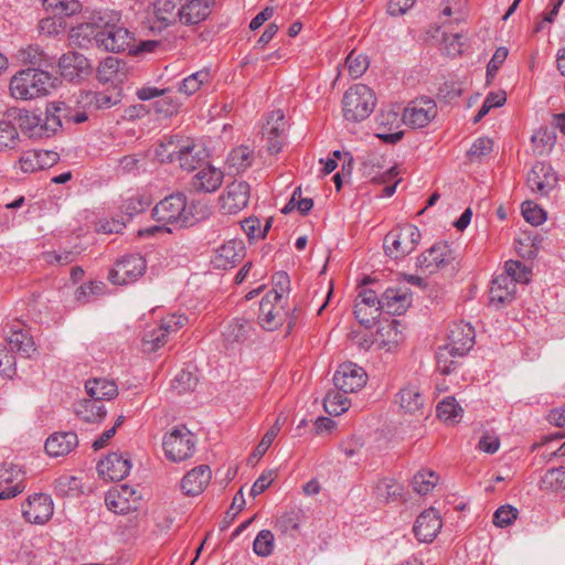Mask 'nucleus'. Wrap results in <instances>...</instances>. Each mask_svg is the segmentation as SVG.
<instances>
[{
  "label": "nucleus",
  "mask_w": 565,
  "mask_h": 565,
  "mask_svg": "<svg viewBox=\"0 0 565 565\" xmlns=\"http://www.w3.org/2000/svg\"><path fill=\"white\" fill-rule=\"evenodd\" d=\"M87 394L97 399H113L118 395V387L114 381L106 379H92L85 384Z\"/></svg>",
  "instance_id": "nucleus-37"
},
{
  "label": "nucleus",
  "mask_w": 565,
  "mask_h": 565,
  "mask_svg": "<svg viewBox=\"0 0 565 565\" xmlns=\"http://www.w3.org/2000/svg\"><path fill=\"white\" fill-rule=\"evenodd\" d=\"M443 527V522L439 513L429 508L423 511L416 519L413 532L420 543H431L438 535Z\"/></svg>",
  "instance_id": "nucleus-18"
},
{
  "label": "nucleus",
  "mask_w": 565,
  "mask_h": 565,
  "mask_svg": "<svg viewBox=\"0 0 565 565\" xmlns=\"http://www.w3.org/2000/svg\"><path fill=\"white\" fill-rule=\"evenodd\" d=\"M253 160V150L248 147L239 146L228 153L226 162L233 173H241L252 166Z\"/></svg>",
  "instance_id": "nucleus-39"
},
{
  "label": "nucleus",
  "mask_w": 565,
  "mask_h": 565,
  "mask_svg": "<svg viewBox=\"0 0 565 565\" xmlns=\"http://www.w3.org/2000/svg\"><path fill=\"white\" fill-rule=\"evenodd\" d=\"M395 403L399 405L404 413L416 415L422 414L425 398L417 386L405 385L396 394Z\"/></svg>",
  "instance_id": "nucleus-32"
},
{
  "label": "nucleus",
  "mask_w": 565,
  "mask_h": 565,
  "mask_svg": "<svg viewBox=\"0 0 565 565\" xmlns=\"http://www.w3.org/2000/svg\"><path fill=\"white\" fill-rule=\"evenodd\" d=\"M558 183V175L550 163L537 162L527 173L526 184L532 193L547 196Z\"/></svg>",
  "instance_id": "nucleus-12"
},
{
  "label": "nucleus",
  "mask_w": 565,
  "mask_h": 565,
  "mask_svg": "<svg viewBox=\"0 0 565 565\" xmlns=\"http://www.w3.org/2000/svg\"><path fill=\"white\" fill-rule=\"evenodd\" d=\"M19 142L17 127L9 120H0V152L15 149Z\"/></svg>",
  "instance_id": "nucleus-47"
},
{
  "label": "nucleus",
  "mask_w": 565,
  "mask_h": 565,
  "mask_svg": "<svg viewBox=\"0 0 565 565\" xmlns=\"http://www.w3.org/2000/svg\"><path fill=\"white\" fill-rule=\"evenodd\" d=\"M140 497L127 484L111 488L105 497V503L115 513L126 514L138 508Z\"/></svg>",
  "instance_id": "nucleus-17"
},
{
  "label": "nucleus",
  "mask_w": 565,
  "mask_h": 565,
  "mask_svg": "<svg viewBox=\"0 0 565 565\" xmlns=\"http://www.w3.org/2000/svg\"><path fill=\"white\" fill-rule=\"evenodd\" d=\"M22 475V470L17 465L3 463L0 466V486L7 484L0 491V500L14 498L24 490Z\"/></svg>",
  "instance_id": "nucleus-24"
},
{
  "label": "nucleus",
  "mask_w": 565,
  "mask_h": 565,
  "mask_svg": "<svg viewBox=\"0 0 565 565\" xmlns=\"http://www.w3.org/2000/svg\"><path fill=\"white\" fill-rule=\"evenodd\" d=\"M39 122H41V115L36 113L22 110L18 115L20 129L30 138L41 139V127H38Z\"/></svg>",
  "instance_id": "nucleus-46"
},
{
  "label": "nucleus",
  "mask_w": 565,
  "mask_h": 565,
  "mask_svg": "<svg viewBox=\"0 0 565 565\" xmlns=\"http://www.w3.org/2000/svg\"><path fill=\"white\" fill-rule=\"evenodd\" d=\"M162 162H178L180 168L193 171L201 167L206 158L205 149L190 138L164 137L156 150Z\"/></svg>",
  "instance_id": "nucleus-1"
},
{
  "label": "nucleus",
  "mask_w": 565,
  "mask_h": 565,
  "mask_svg": "<svg viewBox=\"0 0 565 565\" xmlns=\"http://www.w3.org/2000/svg\"><path fill=\"white\" fill-rule=\"evenodd\" d=\"M273 289L265 296L275 299L276 302H282L284 297L290 291V279L287 273L278 271L273 276Z\"/></svg>",
  "instance_id": "nucleus-52"
},
{
  "label": "nucleus",
  "mask_w": 565,
  "mask_h": 565,
  "mask_svg": "<svg viewBox=\"0 0 565 565\" xmlns=\"http://www.w3.org/2000/svg\"><path fill=\"white\" fill-rule=\"evenodd\" d=\"M253 548L258 556L270 555L274 550V534L269 530H262L254 541Z\"/></svg>",
  "instance_id": "nucleus-60"
},
{
  "label": "nucleus",
  "mask_w": 565,
  "mask_h": 565,
  "mask_svg": "<svg viewBox=\"0 0 565 565\" xmlns=\"http://www.w3.org/2000/svg\"><path fill=\"white\" fill-rule=\"evenodd\" d=\"M438 482V476L430 470H422L418 471L413 477V489L419 494H427L429 493L437 484Z\"/></svg>",
  "instance_id": "nucleus-51"
},
{
  "label": "nucleus",
  "mask_w": 565,
  "mask_h": 565,
  "mask_svg": "<svg viewBox=\"0 0 565 565\" xmlns=\"http://www.w3.org/2000/svg\"><path fill=\"white\" fill-rule=\"evenodd\" d=\"M383 311L390 315H402L411 305L407 292L401 289L388 288L381 297Z\"/></svg>",
  "instance_id": "nucleus-35"
},
{
  "label": "nucleus",
  "mask_w": 565,
  "mask_h": 565,
  "mask_svg": "<svg viewBox=\"0 0 565 565\" xmlns=\"http://www.w3.org/2000/svg\"><path fill=\"white\" fill-rule=\"evenodd\" d=\"M366 372L355 363L347 362L339 365L333 375L335 387L344 394L354 393L365 386Z\"/></svg>",
  "instance_id": "nucleus-13"
},
{
  "label": "nucleus",
  "mask_w": 565,
  "mask_h": 565,
  "mask_svg": "<svg viewBox=\"0 0 565 565\" xmlns=\"http://www.w3.org/2000/svg\"><path fill=\"white\" fill-rule=\"evenodd\" d=\"M158 222L189 226L192 221L191 211H188L186 198L183 193L171 194L161 200L152 211Z\"/></svg>",
  "instance_id": "nucleus-6"
},
{
  "label": "nucleus",
  "mask_w": 565,
  "mask_h": 565,
  "mask_svg": "<svg viewBox=\"0 0 565 565\" xmlns=\"http://www.w3.org/2000/svg\"><path fill=\"white\" fill-rule=\"evenodd\" d=\"M437 116V105L429 97L412 100L405 108L403 120L413 128L426 127Z\"/></svg>",
  "instance_id": "nucleus-14"
},
{
  "label": "nucleus",
  "mask_w": 565,
  "mask_h": 565,
  "mask_svg": "<svg viewBox=\"0 0 565 565\" xmlns=\"http://www.w3.org/2000/svg\"><path fill=\"white\" fill-rule=\"evenodd\" d=\"M120 13L115 10H94L87 20L71 29L68 41L72 46L87 47L95 39L98 31L109 29L114 23H119Z\"/></svg>",
  "instance_id": "nucleus-4"
},
{
  "label": "nucleus",
  "mask_w": 565,
  "mask_h": 565,
  "mask_svg": "<svg viewBox=\"0 0 565 565\" xmlns=\"http://www.w3.org/2000/svg\"><path fill=\"white\" fill-rule=\"evenodd\" d=\"M93 42L99 49L108 52H131L135 47L136 38L128 29L114 23L109 29L98 31Z\"/></svg>",
  "instance_id": "nucleus-9"
},
{
  "label": "nucleus",
  "mask_w": 565,
  "mask_h": 565,
  "mask_svg": "<svg viewBox=\"0 0 565 565\" xmlns=\"http://www.w3.org/2000/svg\"><path fill=\"white\" fill-rule=\"evenodd\" d=\"M7 339L10 350L19 353L23 358H32L36 352V347L30 330L24 328L20 322L11 326Z\"/></svg>",
  "instance_id": "nucleus-25"
},
{
  "label": "nucleus",
  "mask_w": 565,
  "mask_h": 565,
  "mask_svg": "<svg viewBox=\"0 0 565 565\" xmlns=\"http://www.w3.org/2000/svg\"><path fill=\"white\" fill-rule=\"evenodd\" d=\"M79 102L92 109H108L121 102V90L113 86L102 92H83Z\"/></svg>",
  "instance_id": "nucleus-27"
},
{
  "label": "nucleus",
  "mask_w": 565,
  "mask_h": 565,
  "mask_svg": "<svg viewBox=\"0 0 565 565\" xmlns=\"http://www.w3.org/2000/svg\"><path fill=\"white\" fill-rule=\"evenodd\" d=\"M67 106L63 102H54L46 106L45 113L41 115V138H49L55 135L62 128V117L66 116Z\"/></svg>",
  "instance_id": "nucleus-26"
},
{
  "label": "nucleus",
  "mask_w": 565,
  "mask_h": 565,
  "mask_svg": "<svg viewBox=\"0 0 565 565\" xmlns=\"http://www.w3.org/2000/svg\"><path fill=\"white\" fill-rule=\"evenodd\" d=\"M475 343V330L469 323L455 324L448 334V345L455 350L458 355L463 356L469 352Z\"/></svg>",
  "instance_id": "nucleus-30"
},
{
  "label": "nucleus",
  "mask_w": 565,
  "mask_h": 565,
  "mask_svg": "<svg viewBox=\"0 0 565 565\" xmlns=\"http://www.w3.org/2000/svg\"><path fill=\"white\" fill-rule=\"evenodd\" d=\"M345 64L350 75L353 78H359L367 70L369 58L364 54H355L354 52H351L345 60Z\"/></svg>",
  "instance_id": "nucleus-61"
},
{
  "label": "nucleus",
  "mask_w": 565,
  "mask_h": 565,
  "mask_svg": "<svg viewBox=\"0 0 565 565\" xmlns=\"http://www.w3.org/2000/svg\"><path fill=\"white\" fill-rule=\"evenodd\" d=\"M151 204L149 198L143 194L135 193L128 196L122 205L121 210L129 216H134L145 211Z\"/></svg>",
  "instance_id": "nucleus-58"
},
{
  "label": "nucleus",
  "mask_w": 565,
  "mask_h": 565,
  "mask_svg": "<svg viewBox=\"0 0 565 565\" xmlns=\"http://www.w3.org/2000/svg\"><path fill=\"white\" fill-rule=\"evenodd\" d=\"M420 242L419 230L412 224H405L392 230L384 238V246L401 247V245H417Z\"/></svg>",
  "instance_id": "nucleus-34"
},
{
  "label": "nucleus",
  "mask_w": 565,
  "mask_h": 565,
  "mask_svg": "<svg viewBox=\"0 0 565 565\" xmlns=\"http://www.w3.org/2000/svg\"><path fill=\"white\" fill-rule=\"evenodd\" d=\"M531 268L520 260L510 259L505 263V274L492 280L489 290L490 305L499 308L513 301L516 284H527L531 279Z\"/></svg>",
  "instance_id": "nucleus-2"
},
{
  "label": "nucleus",
  "mask_w": 565,
  "mask_h": 565,
  "mask_svg": "<svg viewBox=\"0 0 565 565\" xmlns=\"http://www.w3.org/2000/svg\"><path fill=\"white\" fill-rule=\"evenodd\" d=\"M296 311L292 315L285 312L281 302H276L275 299L264 296L259 306L258 320L260 326L269 331L276 330L282 324L285 319H288V328L291 329L296 323Z\"/></svg>",
  "instance_id": "nucleus-11"
},
{
  "label": "nucleus",
  "mask_w": 565,
  "mask_h": 565,
  "mask_svg": "<svg viewBox=\"0 0 565 565\" xmlns=\"http://www.w3.org/2000/svg\"><path fill=\"white\" fill-rule=\"evenodd\" d=\"M324 411L331 416H339L350 407V401L340 392H330L323 399Z\"/></svg>",
  "instance_id": "nucleus-50"
},
{
  "label": "nucleus",
  "mask_w": 565,
  "mask_h": 565,
  "mask_svg": "<svg viewBox=\"0 0 565 565\" xmlns=\"http://www.w3.org/2000/svg\"><path fill=\"white\" fill-rule=\"evenodd\" d=\"M18 57L23 63L33 65H49L47 55L40 49L39 45H28L19 51Z\"/></svg>",
  "instance_id": "nucleus-56"
},
{
  "label": "nucleus",
  "mask_w": 565,
  "mask_h": 565,
  "mask_svg": "<svg viewBox=\"0 0 565 565\" xmlns=\"http://www.w3.org/2000/svg\"><path fill=\"white\" fill-rule=\"evenodd\" d=\"M343 116L350 121H362L374 110L376 97L364 84H355L343 95Z\"/></svg>",
  "instance_id": "nucleus-5"
},
{
  "label": "nucleus",
  "mask_w": 565,
  "mask_h": 565,
  "mask_svg": "<svg viewBox=\"0 0 565 565\" xmlns=\"http://www.w3.org/2000/svg\"><path fill=\"white\" fill-rule=\"evenodd\" d=\"M77 444V435L73 431L55 433L46 439L45 451L51 457L66 456Z\"/></svg>",
  "instance_id": "nucleus-33"
},
{
  "label": "nucleus",
  "mask_w": 565,
  "mask_h": 565,
  "mask_svg": "<svg viewBox=\"0 0 565 565\" xmlns=\"http://www.w3.org/2000/svg\"><path fill=\"white\" fill-rule=\"evenodd\" d=\"M402 490V486L390 478H383L374 486V494L376 499L382 502H390L391 500L397 499L401 497Z\"/></svg>",
  "instance_id": "nucleus-43"
},
{
  "label": "nucleus",
  "mask_w": 565,
  "mask_h": 565,
  "mask_svg": "<svg viewBox=\"0 0 565 565\" xmlns=\"http://www.w3.org/2000/svg\"><path fill=\"white\" fill-rule=\"evenodd\" d=\"M146 267V259L138 253H131L116 262L109 271L108 279L114 285L134 282L145 274Z\"/></svg>",
  "instance_id": "nucleus-8"
},
{
  "label": "nucleus",
  "mask_w": 565,
  "mask_h": 565,
  "mask_svg": "<svg viewBox=\"0 0 565 565\" xmlns=\"http://www.w3.org/2000/svg\"><path fill=\"white\" fill-rule=\"evenodd\" d=\"M209 77L210 74L206 71L193 73L182 81L179 90L186 95H192L200 89L203 83L207 82Z\"/></svg>",
  "instance_id": "nucleus-59"
},
{
  "label": "nucleus",
  "mask_w": 565,
  "mask_h": 565,
  "mask_svg": "<svg viewBox=\"0 0 565 565\" xmlns=\"http://www.w3.org/2000/svg\"><path fill=\"white\" fill-rule=\"evenodd\" d=\"M384 162L382 154L367 153L362 161L363 174L377 183H385L395 178L398 174L396 167L385 168Z\"/></svg>",
  "instance_id": "nucleus-23"
},
{
  "label": "nucleus",
  "mask_w": 565,
  "mask_h": 565,
  "mask_svg": "<svg viewBox=\"0 0 565 565\" xmlns=\"http://www.w3.org/2000/svg\"><path fill=\"white\" fill-rule=\"evenodd\" d=\"M447 262L448 253L445 249H424L417 257L418 266L430 274L445 266Z\"/></svg>",
  "instance_id": "nucleus-38"
},
{
  "label": "nucleus",
  "mask_w": 565,
  "mask_h": 565,
  "mask_svg": "<svg viewBox=\"0 0 565 565\" xmlns=\"http://www.w3.org/2000/svg\"><path fill=\"white\" fill-rule=\"evenodd\" d=\"M66 29V22L62 17H47L39 21L38 31L45 36H57Z\"/></svg>",
  "instance_id": "nucleus-54"
},
{
  "label": "nucleus",
  "mask_w": 565,
  "mask_h": 565,
  "mask_svg": "<svg viewBox=\"0 0 565 565\" xmlns=\"http://www.w3.org/2000/svg\"><path fill=\"white\" fill-rule=\"evenodd\" d=\"M244 249H215L211 256V264L216 269L232 268L244 256Z\"/></svg>",
  "instance_id": "nucleus-45"
},
{
  "label": "nucleus",
  "mask_w": 565,
  "mask_h": 565,
  "mask_svg": "<svg viewBox=\"0 0 565 565\" xmlns=\"http://www.w3.org/2000/svg\"><path fill=\"white\" fill-rule=\"evenodd\" d=\"M53 501L49 494L34 493L22 504V515L33 524H44L53 515Z\"/></svg>",
  "instance_id": "nucleus-16"
},
{
  "label": "nucleus",
  "mask_w": 565,
  "mask_h": 565,
  "mask_svg": "<svg viewBox=\"0 0 565 565\" xmlns=\"http://www.w3.org/2000/svg\"><path fill=\"white\" fill-rule=\"evenodd\" d=\"M250 186L245 181H233L227 184L220 198L221 211L223 214H237L248 204Z\"/></svg>",
  "instance_id": "nucleus-15"
},
{
  "label": "nucleus",
  "mask_w": 565,
  "mask_h": 565,
  "mask_svg": "<svg viewBox=\"0 0 565 565\" xmlns=\"http://www.w3.org/2000/svg\"><path fill=\"white\" fill-rule=\"evenodd\" d=\"M286 130L284 113L278 109L271 111L263 127V136L267 140V149L270 153H278L282 147L281 136Z\"/></svg>",
  "instance_id": "nucleus-22"
},
{
  "label": "nucleus",
  "mask_w": 565,
  "mask_h": 565,
  "mask_svg": "<svg viewBox=\"0 0 565 565\" xmlns=\"http://www.w3.org/2000/svg\"><path fill=\"white\" fill-rule=\"evenodd\" d=\"M521 209L524 220L532 225H540L546 218V213L532 201L523 202Z\"/></svg>",
  "instance_id": "nucleus-63"
},
{
  "label": "nucleus",
  "mask_w": 565,
  "mask_h": 565,
  "mask_svg": "<svg viewBox=\"0 0 565 565\" xmlns=\"http://www.w3.org/2000/svg\"><path fill=\"white\" fill-rule=\"evenodd\" d=\"M211 480L209 466L202 465L189 471L182 479L181 488L185 495H199Z\"/></svg>",
  "instance_id": "nucleus-31"
},
{
  "label": "nucleus",
  "mask_w": 565,
  "mask_h": 565,
  "mask_svg": "<svg viewBox=\"0 0 565 565\" xmlns=\"http://www.w3.org/2000/svg\"><path fill=\"white\" fill-rule=\"evenodd\" d=\"M462 408L454 397H447L437 406V416L446 423H457L461 418Z\"/></svg>",
  "instance_id": "nucleus-49"
},
{
  "label": "nucleus",
  "mask_w": 565,
  "mask_h": 565,
  "mask_svg": "<svg viewBox=\"0 0 565 565\" xmlns=\"http://www.w3.org/2000/svg\"><path fill=\"white\" fill-rule=\"evenodd\" d=\"M183 0H156L153 14L161 26L167 28L179 22V8Z\"/></svg>",
  "instance_id": "nucleus-36"
},
{
  "label": "nucleus",
  "mask_w": 565,
  "mask_h": 565,
  "mask_svg": "<svg viewBox=\"0 0 565 565\" xmlns=\"http://www.w3.org/2000/svg\"><path fill=\"white\" fill-rule=\"evenodd\" d=\"M60 160L57 152L52 150L32 149L24 151L19 159V168L25 173L51 168Z\"/></svg>",
  "instance_id": "nucleus-21"
},
{
  "label": "nucleus",
  "mask_w": 565,
  "mask_h": 565,
  "mask_svg": "<svg viewBox=\"0 0 565 565\" xmlns=\"http://www.w3.org/2000/svg\"><path fill=\"white\" fill-rule=\"evenodd\" d=\"M120 68V61L117 57L108 56L97 67V78L102 83L114 81Z\"/></svg>",
  "instance_id": "nucleus-57"
},
{
  "label": "nucleus",
  "mask_w": 565,
  "mask_h": 565,
  "mask_svg": "<svg viewBox=\"0 0 565 565\" xmlns=\"http://www.w3.org/2000/svg\"><path fill=\"white\" fill-rule=\"evenodd\" d=\"M380 312L376 308L364 306L358 301L354 305L355 319L366 328H371L375 323Z\"/></svg>",
  "instance_id": "nucleus-62"
},
{
  "label": "nucleus",
  "mask_w": 565,
  "mask_h": 565,
  "mask_svg": "<svg viewBox=\"0 0 565 565\" xmlns=\"http://www.w3.org/2000/svg\"><path fill=\"white\" fill-rule=\"evenodd\" d=\"M195 444L194 435L186 427H174L164 435L163 450L169 460L179 462L194 454Z\"/></svg>",
  "instance_id": "nucleus-7"
},
{
  "label": "nucleus",
  "mask_w": 565,
  "mask_h": 565,
  "mask_svg": "<svg viewBox=\"0 0 565 565\" xmlns=\"http://www.w3.org/2000/svg\"><path fill=\"white\" fill-rule=\"evenodd\" d=\"M131 469V461L126 454L111 452L99 461L97 470L99 476L109 481H119L128 476Z\"/></svg>",
  "instance_id": "nucleus-19"
},
{
  "label": "nucleus",
  "mask_w": 565,
  "mask_h": 565,
  "mask_svg": "<svg viewBox=\"0 0 565 565\" xmlns=\"http://www.w3.org/2000/svg\"><path fill=\"white\" fill-rule=\"evenodd\" d=\"M252 331V323L243 318H235L223 332L224 338L230 343L244 342Z\"/></svg>",
  "instance_id": "nucleus-40"
},
{
  "label": "nucleus",
  "mask_w": 565,
  "mask_h": 565,
  "mask_svg": "<svg viewBox=\"0 0 565 565\" xmlns=\"http://www.w3.org/2000/svg\"><path fill=\"white\" fill-rule=\"evenodd\" d=\"M224 173L210 164L199 169L192 177L191 188L196 192H215L223 183Z\"/></svg>",
  "instance_id": "nucleus-28"
},
{
  "label": "nucleus",
  "mask_w": 565,
  "mask_h": 565,
  "mask_svg": "<svg viewBox=\"0 0 565 565\" xmlns=\"http://www.w3.org/2000/svg\"><path fill=\"white\" fill-rule=\"evenodd\" d=\"M455 350L448 345L440 347L436 353L437 369L443 374H449L456 366V358H459Z\"/></svg>",
  "instance_id": "nucleus-55"
},
{
  "label": "nucleus",
  "mask_w": 565,
  "mask_h": 565,
  "mask_svg": "<svg viewBox=\"0 0 565 565\" xmlns=\"http://www.w3.org/2000/svg\"><path fill=\"white\" fill-rule=\"evenodd\" d=\"M186 322L183 316L171 315L161 321V324L150 331H147L142 338L143 350L154 352L162 348L170 334L177 333Z\"/></svg>",
  "instance_id": "nucleus-10"
},
{
  "label": "nucleus",
  "mask_w": 565,
  "mask_h": 565,
  "mask_svg": "<svg viewBox=\"0 0 565 565\" xmlns=\"http://www.w3.org/2000/svg\"><path fill=\"white\" fill-rule=\"evenodd\" d=\"M215 0H183L179 8V22L184 25H196L211 13Z\"/></svg>",
  "instance_id": "nucleus-20"
},
{
  "label": "nucleus",
  "mask_w": 565,
  "mask_h": 565,
  "mask_svg": "<svg viewBox=\"0 0 565 565\" xmlns=\"http://www.w3.org/2000/svg\"><path fill=\"white\" fill-rule=\"evenodd\" d=\"M58 68L64 78L73 81L87 74L90 66L88 60L83 54L67 52L60 57Z\"/></svg>",
  "instance_id": "nucleus-29"
},
{
  "label": "nucleus",
  "mask_w": 565,
  "mask_h": 565,
  "mask_svg": "<svg viewBox=\"0 0 565 565\" xmlns=\"http://www.w3.org/2000/svg\"><path fill=\"white\" fill-rule=\"evenodd\" d=\"M76 413L83 420L94 423L105 417L106 409L100 399L90 397L79 405Z\"/></svg>",
  "instance_id": "nucleus-42"
},
{
  "label": "nucleus",
  "mask_w": 565,
  "mask_h": 565,
  "mask_svg": "<svg viewBox=\"0 0 565 565\" xmlns=\"http://www.w3.org/2000/svg\"><path fill=\"white\" fill-rule=\"evenodd\" d=\"M540 489L548 492H556L565 487V468H551L541 478Z\"/></svg>",
  "instance_id": "nucleus-44"
},
{
  "label": "nucleus",
  "mask_w": 565,
  "mask_h": 565,
  "mask_svg": "<svg viewBox=\"0 0 565 565\" xmlns=\"http://www.w3.org/2000/svg\"><path fill=\"white\" fill-rule=\"evenodd\" d=\"M198 384V379L188 371L179 372L172 381V388L179 394L193 391Z\"/></svg>",
  "instance_id": "nucleus-64"
},
{
  "label": "nucleus",
  "mask_w": 565,
  "mask_h": 565,
  "mask_svg": "<svg viewBox=\"0 0 565 565\" xmlns=\"http://www.w3.org/2000/svg\"><path fill=\"white\" fill-rule=\"evenodd\" d=\"M58 79L39 68H25L15 73L10 81V94L15 99L29 100L49 95Z\"/></svg>",
  "instance_id": "nucleus-3"
},
{
  "label": "nucleus",
  "mask_w": 565,
  "mask_h": 565,
  "mask_svg": "<svg viewBox=\"0 0 565 565\" xmlns=\"http://www.w3.org/2000/svg\"><path fill=\"white\" fill-rule=\"evenodd\" d=\"M534 149L539 154L547 153L555 145L556 136L547 128L539 129L531 138Z\"/></svg>",
  "instance_id": "nucleus-53"
},
{
  "label": "nucleus",
  "mask_w": 565,
  "mask_h": 565,
  "mask_svg": "<svg viewBox=\"0 0 565 565\" xmlns=\"http://www.w3.org/2000/svg\"><path fill=\"white\" fill-rule=\"evenodd\" d=\"M273 218L266 220L265 225L262 226L259 218L248 217L241 223V227L246 234L249 244L256 243L258 239L265 238L267 232L271 227Z\"/></svg>",
  "instance_id": "nucleus-41"
},
{
  "label": "nucleus",
  "mask_w": 565,
  "mask_h": 565,
  "mask_svg": "<svg viewBox=\"0 0 565 565\" xmlns=\"http://www.w3.org/2000/svg\"><path fill=\"white\" fill-rule=\"evenodd\" d=\"M42 2L46 11L64 17L73 15L82 8L78 0H42Z\"/></svg>",
  "instance_id": "nucleus-48"
}]
</instances>
